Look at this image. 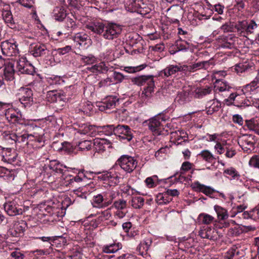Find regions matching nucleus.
I'll return each instance as SVG.
<instances>
[{"mask_svg": "<svg viewBox=\"0 0 259 259\" xmlns=\"http://www.w3.org/2000/svg\"><path fill=\"white\" fill-rule=\"evenodd\" d=\"M118 101V98L116 96H109L106 97L99 105L100 111H103L107 109H111L115 107Z\"/></svg>", "mask_w": 259, "mask_h": 259, "instance_id": "14", "label": "nucleus"}, {"mask_svg": "<svg viewBox=\"0 0 259 259\" xmlns=\"http://www.w3.org/2000/svg\"><path fill=\"white\" fill-rule=\"evenodd\" d=\"M4 75L5 79L7 80H12L14 77V69L13 66L6 67L4 71Z\"/></svg>", "mask_w": 259, "mask_h": 259, "instance_id": "45", "label": "nucleus"}, {"mask_svg": "<svg viewBox=\"0 0 259 259\" xmlns=\"http://www.w3.org/2000/svg\"><path fill=\"white\" fill-rule=\"evenodd\" d=\"M257 88H259V76L255 77L250 83L244 86L242 92L243 94L247 95L248 93L254 92Z\"/></svg>", "mask_w": 259, "mask_h": 259, "instance_id": "26", "label": "nucleus"}, {"mask_svg": "<svg viewBox=\"0 0 259 259\" xmlns=\"http://www.w3.org/2000/svg\"><path fill=\"white\" fill-rule=\"evenodd\" d=\"M117 163L124 171L131 173L137 167L138 161L131 156L123 155L117 160Z\"/></svg>", "mask_w": 259, "mask_h": 259, "instance_id": "3", "label": "nucleus"}, {"mask_svg": "<svg viewBox=\"0 0 259 259\" xmlns=\"http://www.w3.org/2000/svg\"><path fill=\"white\" fill-rule=\"evenodd\" d=\"M190 91L189 89L183 90L179 92L175 99V101L180 105H184L190 101Z\"/></svg>", "mask_w": 259, "mask_h": 259, "instance_id": "23", "label": "nucleus"}, {"mask_svg": "<svg viewBox=\"0 0 259 259\" xmlns=\"http://www.w3.org/2000/svg\"><path fill=\"white\" fill-rule=\"evenodd\" d=\"M251 219L256 220L259 219V205L255 207L250 211Z\"/></svg>", "mask_w": 259, "mask_h": 259, "instance_id": "56", "label": "nucleus"}, {"mask_svg": "<svg viewBox=\"0 0 259 259\" xmlns=\"http://www.w3.org/2000/svg\"><path fill=\"white\" fill-rule=\"evenodd\" d=\"M113 205L117 210H127L126 201L123 199H119L115 201L113 203Z\"/></svg>", "mask_w": 259, "mask_h": 259, "instance_id": "47", "label": "nucleus"}, {"mask_svg": "<svg viewBox=\"0 0 259 259\" xmlns=\"http://www.w3.org/2000/svg\"><path fill=\"white\" fill-rule=\"evenodd\" d=\"M112 76L114 80L116 81V83L121 82L124 79L123 75L122 73L116 71H114L113 73Z\"/></svg>", "mask_w": 259, "mask_h": 259, "instance_id": "60", "label": "nucleus"}, {"mask_svg": "<svg viewBox=\"0 0 259 259\" xmlns=\"http://www.w3.org/2000/svg\"><path fill=\"white\" fill-rule=\"evenodd\" d=\"M4 207L5 211L10 216H16L22 214L23 213V210L21 206L14 201L5 203Z\"/></svg>", "mask_w": 259, "mask_h": 259, "instance_id": "13", "label": "nucleus"}, {"mask_svg": "<svg viewBox=\"0 0 259 259\" xmlns=\"http://www.w3.org/2000/svg\"><path fill=\"white\" fill-rule=\"evenodd\" d=\"M180 71L179 65H170L166 67L165 69L162 70L160 73L161 76L162 74H164V77H168L172 74H175Z\"/></svg>", "mask_w": 259, "mask_h": 259, "instance_id": "30", "label": "nucleus"}, {"mask_svg": "<svg viewBox=\"0 0 259 259\" xmlns=\"http://www.w3.org/2000/svg\"><path fill=\"white\" fill-rule=\"evenodd\" d=\"M214 209L220 221H223L228 219L229 215L227 210L225 208L219 205H215L214 206Z\"/></svg>", "mask_w": 259, "mask_h": 259, "instance_id": "32", "label": "nucleus"}, {"mask_svg": "<svg viewBox=\"0 0 259 259\" xmlns=\"http://www.w3.org/2000/svg\"><path fill=\"white\" fill-rule=\"evenodd\" d=\"M107 127L109 128L110 134L113 132L115 135L119 137L120 140H126L127 141H130L133 138L131 130L127 125H118L114 127L113 125H107Z\"/></svg>", "mask_w": 259, "mask_h": 259, "instance_id": "4", "label": "nucleus"}, {"mask_svg": "<svg viewBox=\"0 0 259 259\" xmlns=\"http://www.w3.org/2000/svg\"><path fill=\"white\" fill-rule=\"evenodd\" d=\"M32 136V135H28L26 134H23L22 135L18 136L15 134L12 135L11 138L12 139L14 140L16 142H25L27 139L29 137Z\"/></svg>", "mask_w": 259, "mask_h": 259, "instance_id": "53", "label": "nucleus"}, {"mask_svg": "<svg viewBox=\"0 0 259 259\" xmlns=\"http://www.w3.org/2000/svg\"><path fill=\"white\" fill-rule=\"evenodd\" d=\"M236 252V249L235 248H231L227 252L226 255L224 256V259H233Z\"/></svg>", "mask_w": 259, "mask_h": 259, "instance_id": "63", "label": "nucleus"}, {"mask_svg": "<svg viewBox=\"0 0 259 259\" xmlns=\"http://www.w3.org/2000/svg\"><path fill=\"white\" fill-rule=\"evenodd\" d=\"M73 40L78 42L80 45H83L89 47L91 45L92 40L89 36L83 32L76 33L73 36Z\"/></svg>", "mask_w": 259, "mask_h": 259, "instance_id": "22", "label": "nucleus"}, {"mask_svg": "<svg viewBox=\"0 0 259 259\" xmlns=\"http://www.w3.org/2000/svg\"><path fill=\"white\" fill-rule=\"evenodd\" d=\"M99 216L98 219L101 221L109 220L112 216L110 209H109L101 211L99 213Z\"/></svg>", "mask_w": 259, "mask_h": 259, "instance_id": "49", "label": "nucleus"}, {"mask_svg": "<svg viewBox=\"0 0 259 259\" xmlns=\"http://www.w3.org/2000/svg\"><path fill=\"white\" fill-rule=\"evenodd\" d=\"M16 68L22 74L33 75L35 72L34 67L29 63L26 58H21L17 62Z\"/></svg>", "mask_w": 259, "mask_h": 259, "instance_id": "10", "label": "nucleus"}, {"mask_svg": "<svg viewBox=\"0 0 259 259\" xmlns=\"http://www.w3.org/2000/svg\"><path fill=\"white\" fill-rule=\"evenodd\" d=\"M2 16L5 22L12 26L14 24V21L13 18L12 13L10 11L5 10L2 13Z\"/></svg>", "mask_w": 259, "mask_h": 259, "instance_id": "44", "label": "nucleus"}, {"mask_svg": "<svg viewBox=\"0 0 259 259\" xmlns=\"http://www.w3.org/2000/svg\"><path fill=\"white\" fill-rule=\"evenodd\" d=\"M17 96L25 108L30 107L33 103L32 91L29 88H20L18 90Z\"/></svg>", "mask_w": 259, "mask_h": 259, "instance_id": "5", "label": "nucleus"}, {"mask_svg": "<svg viewBox=\"0 0 259 259\" xmlns=\"http://www.w3.org/2000/svg\"><path fill=\"white\" fill-rule=\"evenodd\" d=\"M66 26L71 30H74L76 27L74 19L68 17L66 19Z\"/></svg>", "mask_w": 259, "mask_h": 259, "instance_id": "57", "label": "nucleus"}, {"mask_svg": "<svg viewBox=\"0 0 259 259\" xmlns=\"http://www.w3.org/2000/svg\"><path fill=\"white\" fill-rule=\"evenodd\" d=\"M86 176L83 174V171H79L78 175L73 177L69 175L66 176L64 179L65 180V185L66 186H74L75 183H79L83 181V179L85 178Z\"/></svg>", "mask_w": 259, "mask_h": 259, "instance_id": "24", "label": "nucleus"}, {"mask_svg": "<svg viewBox=\"0 0 259 259\" xmlns=\"http://www.w3.org/2000/svg\"><path fill=\"white\" fill-rule=\"evenodd\" d=\"M88 68L93 73L103 72L107 71L108 70V67L106 66L104 62H100Z\"/></svg>", "mask_w": 259, "mask_h": 259, "instance_id": "37", "label": "nucleus"}, {"mask_svg": "<svg viewBox=\"0 0 259 259\" xmlns=\"http://www.w3.org/2000/svg\"><path fill=\"white\" fill-rule=\"evenodd\" d=\"M53 17L56 20L62 21L66 17V12L63 7H57L53 10Z\"/></svg>", "mask_w": 259, "mask_h": 259, "instance_id": "29", "label": "nucleus"}, {"mask_svg": "<svg viewBox=\"0 0 259 259\" xmlns=\"http://www.w3.org/2000/svg\"><path fill=\"white\" fill-rule=\"evenodd\" d=\"M249 66L247 64L243 63H239L234 66V70L237 74L242 73L245 72L249 69Z\"/></svg>", "mask_w": 259, "mask_h": 259, "instance_id": "48", "label": "nucleus"}, {"mask_svg": "<svg viewBox=\"0 0 259 259\" xmlns=\"http://www.w3.org/2000/svg\"><path fill=\"white\" fill-rule=\"evenodd\" d=\"M120 246L119 243H113L104 246L103 251L107 253H114L121 248Z\"/></svg>", "mask_w": 259, "mask_h": 259, "instance_id": "41", "label": "nucleus"}, {"mask_svg": "<svg viewBox=\"0 0 259 259\" xmlns=\"http://www.w3.org/2000/svg\"><path fill=\"white\" fill-rule=\"evenodd\" d=\"M199 235L202 238L208 239L210 240L215 241L218 239V232L210 227H206L199 232Z\"/></svg>", "mask_w": 259, "mask_h": 259, "instance_id": "16", "label": "nucleus"}, {"mask_svg": "<svg viewBox=\"0 0 259 259\" xmlns=\"http://www.w3.org/2000/svg\"><path fill=\"white\" fill-rule=\"evenodd\" d=\"M94 206L97 207H106L110 205L112 201L108 200L106 197V195L103 194H99L93 197V199Z\"/></svg>", "mask_w": 259, "mask_h": 259, "instance_id": "17", "label": "nucleus"}, {"mask_svg": "<svg viewBox=\"0 0 259 259\" xmlns=\"http://www.w3.org/2000/svg\"><path fill=\"white\" fill-rule=\"evenodd\" d=\"M121 32V28L120 26L115 23H109L105 25L104 32L102 36L104 38L107 40H113L118 37Z\"/></svg>", "mask_w": 259, "mask_h": 259, "instance_id": "7", "label": "nucleus"}, {"mask_svg": "<svg viewBox=\"0 0 259 259\" xmlns=\"http://www.w3.org/2000/svg\"><path fill=\"white\" fill-rule=\"evenodd\" d=\"M212 59L195 63L191 65L192 71L194 72L200 69H207L211 65H213Z\"/></svg>", "mask_w": 259, "mask_h": 259, "instance_id": "27", "label": "nucleus"}, {"mask_svg": "<svg viewBox=\"0 0 259 259\" xmlns=\"http://www.w3.org/2000/svg\"><path fill=\"white\" fill-rule=\"evenodd\" d=\"M48 167L50 169L53 171L64 175L65 171L63 168H66V166H63L57 160H51L50 161V164L48 165Z\"/></svg>", "mask_w": 259, "mask_h": 259, "instance_id": "28", "label": "nucleus"}, {"mask_svg": "<svg viewBox=\"0 0 259 259\" xmlns=\"http://www.w3.org/2000/svg\"><path fill=\"white\" fill-rule=\"evenodd\" d=\"M42 241L46 242L47 244V246L51 247L52 246H54L56 243V241L58 239L61 238L62 237L60 236H55V237H42L39 238Z\"/></svg>", "mask_w": 259, "mask_h": 259, "instance_id": "46", "label": "nucleus"}, {"mask_svg": "<svg viewBox=\"0 0 259 259\" xmlns=\"http://www.w3.org/2000/svg\"><path fill=\"white\" fill-rule=\"evenodd\" d=\"M18 2L22 6L27 8H31L34 4L33 0H18Z\"/></svg>", "mask_w": 259, "mask_h": 259, "instance_id": "58", "label": "nucleus"}, {"mask_svg": "<svg viewBox=\"0 0 259 259\" xmlns=\"http://www.w3.org/2000/svg\"><path fill=\"white\" fill-rule=\"evenodd\" d=\"M154 178H157V176H154L153 177H148L145 180V182L148 187L153 188L156 186L154 182Z\"/></svg>", "mask_w": 259, "mask_h": 259, "instance_id": "61", "label": "nucleus"}, {"mask_svg": "<svg viewBox=\"0 0 259 259\" xmlns=\"http://www.w3.org/2000/svg\"><path fill=\"white\" fill-rule=\"evenodd\" d=\"M131 81L138 86H146L141 94V98L143 100L149 99L152 97L155 87L153 75H141L133 77Z\"/></svg>", "mask_w": 259, "mask_h": 259, "instance_id": "1", "label": "nucleus"}, {"mask_svg": "<svg viewBox=\"0 0 259 259\" xmlns=\"http://www.w3.org/2000/svg\"><path fill=\"white\" fill-rule=\"evenodd\" d=\"M153 242L152 239L151 237L146 238L143 241H141L137 250L139 254L142 256H144L147 254V251L150 248Z\"/></svg>", "mask_w": 259, "mask_h": 259, "instance_id": "21", "label": "nucleus"}, {"mask_svg": "<svg viewBox=\"0 0 259 259\" xmlns=\"http://www.w3.org/2000/svg\"><path fill=\"white\" fill-rule=\"evenodd\" d=\"M26 227L27 224L24 221H14L8 233L12 237H19L24 232Z\"/></svg>", "mask_w": 259, "mask_h": 259, "instance_id": "12", "label": "nucleus"}, {"mask_svg": "<svg viewBox=\"0 0 259 259\" xmlns=\"http://www.w3.org/2000/svg\"><path fill=\"white\" fill-rule=\"evenodd\" d=\"M238 143L244 152L249 153L254 148V136L251 135H243L240 137Z\"/></svg>", "mask_w": 259, "mask_h": 259, "instance_id": "11", "label": "nucleus"}, {"mask_svg": "<svg viewBox=\"0 0 259 259\" xmlns=\"http://www.w3.org/2000/svg\"><path fill=\"white\" fill-rule=\"evenodd\" d=\"M132 205L135 208H141L144 205V199L141 196H135L133 197Z\"/></svg>", "mask_w": 259, "mask_h": 259, "instance_id": "42", "label": "nucleus"}, {"mask_svg": "<svg viewBox=\"0 0 259 259\" xmlns=\"http://www.w3.org/2000/svg\"><path fill=\"white\" fill-rule=\"evenodd\" d=\"M176 46L178 49L177 51L187 50L188 49V47H187L184 43L180 42V40H177L176 41Z\"/></svg>", "mask_w": 259, "mask_h": 259, "instance_id": "62", "label": "nucleus"}, {"mask_svg": "<svg viewBox=\"0 0 259 259\" xmlns=\"http://www.w3.org/2000/svg\"><path fill=\"white\" fill-rule=\"evenodd\" d=\"M224 173L232 177L234 179H238L240 177V175L235 168L231 167L225 169Z\"/></svg>", "mask_w": 259, "mask_h": 259, "instance_id": "51", "label": "nucleus"}, {"mask_svg": "<svg viewBox=\"0 0 259 259\" xmlns=\"http://www.w3.org/2000/svg\"><path fill=\"white\" fill-rule=\"evenodd\" d=\"M152 6L151 5L147 4L145 7L140 9V10H139V12L137 13L141 14V15L145 16L151 12L152 11Z\"/></svg>", "mask_w": 259, "mask_h": 259, "instance_id": "55", "label": "nucleus"}, {"mask_svg": "<svg viewBox=\"0 0 259 259\" xmlns=\"http://www.w3.org/2000/svg\"><path fill=\"white\" fill-rule=\"evenodd\" d=\"M48 95L49 97L51 98V101L52 102H56L58 99L59 100H61L62 99L61 94L60 93H58L56 91H50L48 93Z\"/></svg>", "mask_w": 259, "mask_h": 259, "instance_id": "54", "label": "nucleus"}, {"mask_svg": "<svg viewBox=\"0 0 259 259\" xmlns=\"http://www.w3.org/2000/svg\"><path fill=\"white\" fill-rule=\"evenodd\" d=\"M246 125L250 130L254 131L259 135V122L257 120L254 119L246 120Z\"/></svg>", "mask_w": 259, "mask_h": 259, "instance_id": "38", "label": "nucleus"}, {"mask_svg": "<svg viewBox=\"0 0 259 259\" xmlns=\"http://www.w3.org/2000/svg\"><path fill=\"white\" fill-rule=\"evenodd\" d=\"M212 91L211 87H207L206 88H197L194 92V96L196 98L200 99L204 96L209 94Z\"/></svg>", "mask_w": 259, "mask_h": 259, "instance_id": "33", "label": "nucleus"}, {"mask_svg": "<svg viewBox=\"0 0 259 259\" xmlns=\"http://www.w3.org/2000/svg\"><path fill=\"white\" fill-rule=\"evenodd\" d=\"M49 53L47 46L44 44H37L31 47L30 53L35 57L46 56Z\"/></svg>", "mask_w": 259, "mask_h": 259, "instance_id": "18", "label": "nucleus"}, {"mask_svg": "<svg viewBox=\"0 0 259 259\" xmlns=\"http://www.w3.org/2000/svg\"><path fill=\"white\" fill-rule=\"evenodd\" d=\"M155 200L159 205H163L169 203L171 201V198L168 196L166 192H165L163 193H158L156 196Z\"/></svg>", "mask_w": 259, "mask_h": 259, "instance_id": "35", "label": "nucleus"}, {"mask_svg": "<svg viewBox=\"0 0 259 259\" xmlns=\"http://www.w3.org/2000/svg\"><path fill=\"white\" fill-rule=\"evenodd\" d=\"M198 156L202 158L203 160L209 163L212 162V161L215 159V158L213 157L211 152L207 150H203L201 151L198 154Z\"/></svg>", "mask_w": 259, "mask_h": 259, "instance_id": "39", "label": "nucleus"}, {"mask_svg": "<svg viewBox=\"0 0 259 259\" xmlns=\"http://www.w3.org/2000/svg\"><path fill=\"white\" fill-rule=\"evenodd\" d=\"M94 146L98 152H102L111 147V143L105 139L96 138L94 140Z\"/></svg>", "mask_w": 259, "mask_h": 259, "instance_id": "19", "label": "nucleus"}, {"mask_svg": "<svg viewBox=\"0 0 259 259\" xmlns=\"http://www.w3.org/2000/svg\"><path fill=\"white\" fill-rule=\"evenodd\" d=\"M95 131V126L85 123L79 125L78 132L81 134L91 135L93 134Z\"/></svg>", "mask_w": 259, "mask_h": 259, "instance_id": "31", "label": "nucleus"}, {"mask_svg": "<svg viewBox=\"0 0 259 259\" xmlns=\"http://www.w3.org/2000/svg\"><path fill=\"white\" fill-rule=\"evenodd\" d=\"M235 28L240 36L247 37L257 33L258 26L254 20H245L238 21L235 25Z\"/></svg>", "mask_w": 259, "mask_h": 259, "instance_id": "2", "label": "nucleus"}, {"mask_svg": "<svg viewBox=\"0 0 259 259\" xmlns=\"http://www.w3.org/2000/svg\"><path fill=\"white\" fill-rule=\"evenodd\" d=\"M78 148L82 151V150H89L91 149L92 147V142L90 140H84L81 142H80L78 144Z\"/></svg>", "mask_w": 259, "mask_h": 259, "instance_id": "50", "label": "nucleus"}, {"mask_svg": "<svg viewBox=\"0 0 259 259\" xmlns=\"http://www.w3.org/2000/svg\"><path fill=\"white\" fill-rule=\"evenodd\" d=\"M221 39H222V44L221 45V46L223 48H231L233 46V44L230 42L228 41V37L222 36H221Z\"/></svg>", "mask_w": 259, "mask_h": 259, "instance_id": "59", "label": "nucleus"}, {"mask_svg": "<svg viewBox=\"0 0 259 259\" xmlns=\"http://www.w3.org/2000/svg\"><path fill=\"white\" fill-rule=\"evenodd\" d=\"M138 3V0H124L125 9L130 12H136Z\"/></svg>", "mask_w": 259, "mask_h": 259, "instance_id": "36", "label": "nucleus"}, {"mask_svg": "<svg viewBox=\"0 0 259 259\" xmlns=\"http://www.w3.org/2000/svg\"><path fill=\"white\" fill-rule=\"evenodd\" d=\"M5 116L8 121L12 124H25V119L20 111L13 108H8L5 111Z\"/></svg>", "mask_w": 259, "mask_h": 259, "instance_id": "6", "label": "nucleus"}, {"mask_svg": "<svg viewBox=\"0 0 259 259\" xmlns=\"http://www.w3.org/2000/svg\"><path fill=\"white\" fill-rule=\"evenodd\" d=\"M245 230L243 228L236 226L234 228H230L228 231V235L229 236H238L244 232Z\"/></svg>", "mask_w": 259, "mask_h": 259, "instance_id": "43", "label": "nucleus"}, {"mask_svg": "<svg viewBox=\"0 0 259 259\" xmlns=\"http://www.w3.org/2000/svg\"><path fill=\"white\" fill-rule=\"evenodd\" d=\"M85 27L94 33L102 35L104 32L105 24L101 22H92L85 24Z\"/></svg>", "mask_w": 259, "mask_h": 259, "instance_id": "20", "label": "nucleus"}, {"mask_svg": "<svg viewBox=\"0 0 259 259\" xmlns=\"http://www.w3.org/2000/svg\"><path fill=\"white\" fill-rule=\"evenodd\" d=\"M215 82L217 83V85L215 86L216 90H218L220 92L229 91L232 89V87L227 82L223 81V79H217Z\"/></svg>", "mask_w": 259, "mask_h": 259, "instance_id": "34", "label": "nucleus"}, {"mask_svg": "<svg viewBox=\"0 0 259 259\" xmlns=\"http://www.w3.org/2000/svg\"><path fill=\"white\" fill-rule=\"evenodd\" d=\"M198 219L201 223L209 225L213 221L214 218L208 214L202 213L199 215Z\"/></svg>", "mask_w": 259, "mask_h": 259, "instance_id": "40", "label": "nucleus"}, {"mask_svg": "<svg viewBox=\"0 0 259 259\" xmlns=\"http://www.w3.org/2000/svg\"><path fill=\"white\" fill-rule=\"evenodd\" d=\"M193 188L196 191L202 192L207 196H210L215 192V190L210 187L201 184L198 182L193 184Z\"/></svg>", "mask_w": 259, "mask_h": 259, "instance_id": "25", "label": "nucleus"}, {"mask_svg": "<svg viewBox=\"0 0 259 259\" xmlns=\"http://www.w3.org/2000/svg\"><path fill=\"white\" fill-rule=\"evenodd\" d=\"M1 47L4 55L9 57L15 56L19 53L18 45L14 39L2 42Z\"/></svg>", "mask_w": 259, "mask_h": 259, "instance_id": "8", "label": "nucleus"}, {"mask_svg": "<svg viewBox=\"0 0 259 259\" xmlns=\"http://www.w3.org/2000/svg\"><path fill=\"white\" fill-rule=\"evenodd\" d=\"M160 120H165L161 114L156 115L149 120V128L154 135H160L162 134L163 128Z\"/></svg>", "mask_w": 259, "mask_h": 259, "instance_id": "9", "label": "nucleus"}, {"mask_svg": "<svg viewBox=\"0 0 259 259\" xmlns=\"http://www.w3.org/2000/svg\"><path fill=\"white\" fill-rule=\"evenodd\" d=\"M1 153L2 161L7 163H13L16 161L17 157V153L11 148H3Z\"/></svg>", "mask_w": 259, "mask_h": 259, "instance_id": "15", "label": "nucleus"}, {"mask_svg": "<svg viewBox=\"0 0 259 259\" xmlns=\"http://www.w3.org/2000/svg\"><path fill=\"white\" fill-rule=\"evenodd\" d=\"M249 165L255 168L259 169V154L254 155L249 161Z\"/></svg>", "mask_w": 259, "mask_h": 259, "instance_id": "52", "label": "nucleus"}, {"mask_svg": "<svg viewBox=\"0 0 259 259\" xmlns=\"http://www.w3.org/2000/svg\"><path fill=\"white\" fill-rule=\"evenodd\" d=\"M11 256L14 259H23L24 255L21 252L15 250L11 253Z\"/></svg>", "mask_w": 259, "mask_h": 259, "instance_id": "64", "label": "nucleus"}]
</instances>
